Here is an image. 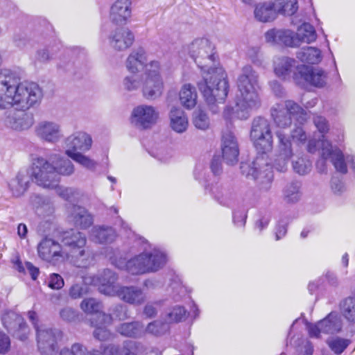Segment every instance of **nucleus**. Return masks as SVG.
Listing matches in <instances>:
<instances>
[{"label": "nucleus", "instance_id": "nucleus-1", "mask_svg": "<svg viewBox=\"0 0 355 355\" xmlns=\"http://www.w3.org/2000/svg\"><path fill=\"white\" fill-rule=\"evenodd\" d=\"M43 92L40 86L33 82L18 83L10 71L0 73V110L13 108L4 119L6 126L15 130L28 129L33 125V118L26 110L41 102Z\"/></svg>", "mask_w": 355, "mask_h": 355}, {"label": "nucleus", "instance_id": "nucleus-2", "mask_svg": "<svg viewBox=\"0 0 355 355\" xmlns=\"http://www.w3.org/2000/svg\"><path fill=\"white\" fill-rule=\"evenodd\" d=\"M250 140L257 155L251 165L242 164L241 169L247 176H252L264 189H268L273 180L272 162L268 153L273 147V137L270 122L262 117L254 119L250 133Z\"/></svg>", "mask_w": 355, "mask_h": 355}, {"label": "nucleus", "instance_id": "nucleus-3", "mask_svg": "<svg viewBox=\"0 0 355 355\" xmlns=\"http://www.w3.org/2000/svg\"><path fill=\"white\" fill-rule=\"evenodd\" d=\"M62 247L56 241L46 237L37 245L38 256L48 262L56 263L69 261L78 267H86L91 254L86 246L85 235L71 230L65 232L62 238Z\"/></svg>", "mask_w": 355, "mask_h": 355}, {"label": "nucleus", "instance_id": "nucleus-4", "mask_svg": "<svg viewBox=\"0 0 355 355\" xmlns=\"http://www.w3.org/2000/svg\"><path fill=\"white\" fill-rule=\"evenodd\" d=\"M236 87L235 109L227 106L223 111V116L227 120L234 118L246 119L252 111L260 106L258 74L250 65L241 69L236 80Z\"/></svg>", "mask_w": 355, "mask_h": 355}, {"label": "nucleus", "instance_id": "nucleus-5", "mask_svg": "<svg viewBox=\"0 0 355 355\" xmlns=\"http://www.w3.org/2000/svg\"><path fill=\"white\" fill-rule=\"evenodd\" d=\"M106 257L116 268L125 269L133 275L156 272L167 261L165 253L157 249H153L149 252L145 250L126 261L121 257L118 250L111 248L107 250Z\"/></svg>", "mask_w": 355, "mask_h": 355}, {"label": "nucleus", "instance_id": "nucleus-6", "mask_svg": "<svg viewBox=\"0 0 355 355\" xmlns=\"http://www.w3.org/2000/svg\"><path fill=\"white\" fill-rule=\"evenodd\" d=\"M197 86L210 110L216 113L228 94L227 74L221 67H210L202 71V79Z\"/></svg>", "mask_w": 355, "mask_h": 355}, {"label": "nucleus", "instance_id": "nucleus-7", "mask_svg": "<svg viewBox=\"0 0 355 355\" xmlns=\"http://www.w3.org/2000/svg\"><path fill=\"white\" fill-rule=\"evenodd\" d=\"M100 293L108 296H117L130 304L139 306L146 300V294L137 286H121L116 284L117 275L109 269L104 270Z\"/></svg>", "mask_w": 355, "mask_h": 355}, {"label": "nucleus", "instance_id": "nucleus-8", "mask_svg": "<svg viewBox=\"0 0 355 355\" xmlns=\"http://www.w3.org/2000/svg\"><path fill=\"white\" fill-rule=\"evenodd\" d=\"M29 170L32 181L41 187L53 189L60 182L50 157L49 159L42 157L33 158Z\"/></svg>", "mask_w": 355, "mask_h": 355}, {"label": "nucleus", "instance_id": "nucleus-9", "mask_svg": "<svg viewBox=\"0 0 355 355\" xmlns=\"http://www.w3.org/2000/svg\"><path fill=\"white\" fill-rule=\"evenodd\" d=\"M160 70L159 62L152 60L144 71L141 93L143 96L148 100L156 99L163 94L164 85Z\"/></svg>", "mask_w": 355, "mask_h": 355}, {"label": "nucleus", "instance_id": "nucleus-10", "mask_svg": "<svg viewBox=\"0 0 355 355\" xmlns=\"http://www.w3.org/2000/svg\"><path fill=\"white\" fill-rule=\"evenodd\" d=\"M90 355H162L157 349H148L141 343L127 340L122 345H103L100 350H93Z\"/></svg>", "mask_w": 355, "mask_h": 355}, {"label": "nucleus", "instance_id": "nucleus-11", "mask_svg": "<svg viewBox=\"0 0 355 355\" xmlns=\"http://www.w3.org/2000/svg\"><path fill=\"white\" fill-rule=\"evenodd\" d=\"M271 115L277 126L280 129L288 127L292 122V118L298 116V120L306 121L307 113L298 105L292 101L277 104L271 110Z\"/></svg>", "mask_w": 355, "mask_h": 355}, {"label": "nucleus", "instance_id": "nucleus-12", "mask_svg": "<svg viewBox=\"0 0 355 355\" xmlns=\"http://www.w3.org/2000/svg\"><path fill=\"white\" fill-rule=\"evenodd\" d=\"M343 321L336 312L330 313L326 318L315 324L306 323V329L311 338H319L322 334H334L340 332Z\"/></svg>", "mask_w": 355, "mask_h": 355}, {"label": "nucleus", "instance_id": "nucleus-13", "mask_svg": "<svg viewBox=\"0 0 355 355\" xmlns=\"http://www.w3.org/2000/svg\"><path fill=\"white\" fill-rule=\"evenodd\" d=\"M159 111L153 105L141 104L135 107L130 116V121L134 126L148 129L153 127L158 121Z\"/></svg>", "mask_w": 355, "mask_h": 355}, {"label": "nucleus", "instance_id": "nucleus-14", "mask_svg": "<svg viewBox=\"0 0 355 355\" xmlns=\"http://www.w3.org/2000/svg\"><path fill=\"white\" fill-rule=\"evenodd\" d=\"M214 47L207 39L194 40L189 46V53L202 71L211 67L209 66L214 58Z\"/></svg>", "mask_w": 355, "mask_h": 355}, {"label": "nucleus", "instance_id": "nucleus-15", "mask_svg": "<svg viewBox=\"0 0 355 355\" xmlns=\"http://www.w3.org/2000/svg\"><path fill=\"white\" fill-rule=\"evenodd\" d=\"M320 155L323 158H329L336 171L343 174L347 173V157L349 153H344L338 147L333 146L332 142L327 138H323L321 141Z\"/></svg>", "mask_w": 355, "mask_h": 355}, {"label": "nucleus", "instance_id": "nucleus-16", "mask_svg": "<svg viewBox=\"0 0 355 355\" xmlns=\"http://www.w3.org/2000/svg\"><path fill=\"white\" fill-rule=\"evenodd\" d=\"M276 135L278 139L277 150L272 166L278 171L284 172L293 155L292 145L289 137L283 130L277 131Z\"/></svg>", "mask_w": 355, "mask_h": 355}, {"label": "nucleus", "instance_id": "nucleus-17", "mask_svg": "<svg viewBox=\"0 0 355 355\" xmlns=\"http://www.w3.org/2000/svg\"><path fill=\"white\" fill-rule=\"evenodd\" d=\"M39 350L44 355L57 354V340L60 337L58 330L49 329L44 326L36 327Z\"/></svg>", "mask_w": 355, "mask_h": 355}, {"label": "nucleus", "instance_id": "nucleus-18", "mask_svg": "<svg viewBox=\"0 0 355 355\" xmlns=\"http://www.w3.org/2000/svg\"><path fill=\"white\" fill-rule=\"evenodd\" d=\"M35 135L42 141L55 144L63 137L61 125L54 121L44 120L35 127Z\"/></svg>", "mask_w": 355, "mask_h": 355}, {"label": "nucleus", "instance_id": "nucleus-19", "mask_svg": "<svg viewBox=\"0 0 355 355\" xmlns=\"http://www.w3.org/2000/svg\"><path fill=\"white\" fill-rule=\"evenodd\" d=\"M295 82L298 85L310 84L315 87H322L326 83V73L320 69H310L302 64L299 73L295 76Z\"/></svg>", "mask_w": 355, "mask_h": 355}, {"label": "nucleus", "instance_id": "nucleus-20", "mask_svg": "<svg viewBox=\"0 0 355 355\" xmlns=\"http://www.w3.org/2000/svg\"><path fill=\"white\" fill-rule=\"evenodd\" d=\"M92 137L85 132L78 131L69 137L64 141L65 145V154L69 155V152L86 153L89 151L92 146Z\"/></svg>", "mask_w": 355, "mask_h": 355}, {"label": "nucleus", "instance_id": "nucleus-21", "mask_svg": "<svg viewBox=\"0 0 355 355\" xmlns=\"http://www.w3.org/2000/svg\"><path fill=\"white\" fill-rule=\"evenodd\" d=\"M302 64L288 57H278L273 61L274 72L277 76L284 80L293 78L295 80V76L299 73Z\"/></svg>", "mask_w": 355, "mask_h": 355}, {"label": "nucleus", "instance_id": "nucleus-22", "mask_svg": "<svg viewBox=\"0 0 355 355\" xmlns=\"http://www.w3.org/2000/svg\"><path fill=\"white\" fill-rule=\"evenodd\" d=\"M222 155L227 164H234L239 154L237 139L231 131L223 133L221 143Z\"/></svg>", "mask_w": 355, "mask_h": 355}, {"label": "nucleus", "instance_id": "nucleus-23", "mask_svg": "<svg viewBox=\"0 0 355 355\" xmlns=\"http://www.w3.org/2000/svg\"><path fill=\"white\" fill-rule=\"evenodd\" d=\"M2 322L5 328L13 331L20 340H24L26 338V325L24 319L17 313L12 311L5 312L2 316Z\"/></svg>", "mask_w": 355, "mask_h": 355}, {"label": "nucleus", "instance_id": "nucleus-24", "mask_svg": "<svg viewBox=\"0 0 355 355\" xmlns=\"http://www.w3.org/2000/svg\"><path fill=\"white\" fill-rule=\"evenodd\" d=\"M104 270L100 272L97 276L87 275L83 277L81 282H77L73 284L69 291V296L73 299L82 297L89 292V285H94L98 287L100 291V285L103 279Z\"/></svg>", "mask_w": 355, "mask_h": 355}, {"label": "nucleus", "instance_id": "nucleus-25", "mask_svg": "<svg viewBox=\"0 0 355 355\" xmlns=\"http://www.w3.org/2000/svg\"><path fill=\"white\" fill-rule=\"evenodd\" d=\"M112 322V316L105 313H100L95 318H92L91 323L95 327L93 333L94 338L101 341L110 340L112 338V334L107 327L111 324Z\"/></svg>", "mask_w": 355, "mask_h": 355}, {"label": "nucleus", "instance_id": "nucleus-26", "mask_svg": "<svg viewBox=\"0 0 355 355\" xmlns=\"http://www.w3.org/2000/svg\"><path fill=\"white\" fill-rule=\"evenodd\" d=\"M266 41L270 44H284L287 46H297L295 33L290 30L270 29L265 34Z\"/></svg>", "mask_w": 355, "mask_h": 355}, {"label": "nucleus", "instance_id": "nucleus-27", "mask_svg": "<svg viewBox=\"0 0 355 355\" xmlns=\"http://www.w3.org/2000/svg\"><path fill=\"white\" fill-rule=\"evenodd\" d=\"M147 53L143 48H137L132 51L128 55L125 66L128 72L130 73H139L141 69L146 70L147 64Z\"/></svg>", "mask_w": 355, "mask_h": 355}, {"label": "nucleus", "instance_id": "nucleus-28", "mask_svg": "<svg viewBox=\"0 0 355 355\" xmlns=\"http://www.w3.org/2000/svg\"><path fill=\"white\" fill-rule=\"evenodd\" d=\"M134 40L132 33L125 28H117L109 38L110 46L116 51H124L128 49L133 44Z\"/></svg>", "mask_w": 355, "mask_h": 355}, {"label": "nucleus", "instance_id": "nucleus-29", "mask_svg": "<svg viewBox=\"0 0 355 355\" xmlns=\"http://www.w3.org/2000/svg\"><path fill=\"white\" fill-rule=\"evenodd\" d=\"M31 179L30 174L28 175L26 171H19L8 182V187L12 195L16 198L23 196L29 188Z\"/></svg>", "mask_w": 355, "mask_h": 355}, {"label": "nucleus", "instance_id": "nucleus-30", "mask_svg": "<svg viewBox=\"0 0 355 355\" xmlns=\"http://www.w3.org/2000/svg\"><path fill=\"white\" fill-rule=\"evenodd\" d=\"M254 17L261 22H269L275 19L277 16L275 0L260 2L255 6Z\"/></svg>", "mask_w": 355, "mask_h": 355}, {"label": "nucleus", "instance_id": "nucleus-31", "mask_svg": "<svg viewBox=\"0 0 355 355\" xmlns=\"http://www.w3.org/2000/svg\"><path fill=\"white\" fill-rule=\"evenodd\" d=\"M131 16L130 0H116L111 7L110 18L116 24L125 23Z\"/></svg>", "mask_w": 355, "mask_h": 355}, {"label": "nucleus", "instance_id": "nucleus-32", "mask_svg": "<svg viewBox=\"0 0 355 355\" xmlns=\"http://www.w3.org/2000/svg\"><path fill=\"white\" fill-rule=\"evenodd\" d=\"M169 125L175 132L181 134L189 127L188 117L181 108L173 107L169 112Z\"/></svg>", "mask_w": 355, "mask_h": 355}, {"label": "nucleus", "instance_id": "nucleus-33", "mask_svg": "<svg viewBox=\"0 0 355 355\" xmlns=\"http://www.w3.org/2000/svg\"><path fill=\"white\" fill-rule=\"evenodd\" d=\"M313 123L318 132L322 135L318 140L309 139L307 144V150L310 153H315L321 149V141L327 138L325 135L329 132V125L327 120L322 116H316L313 118Z\"/></svg>", "mask_w": 355, "mask_h": 355}, {"label": "nucleus", "instance_id": "nucleus-34", "mask_svg": "<svg viewBox=\"0 0 355 355\" xmlns=\"http://www.w3.org/2000/svg\"><path fill=\"white\" fill-rule=\"evenodd\" d=\"M70 220L81 229H87L93 223L92 216L85 208L73 206L69 215Z\"/></svg>", "mask_w": 355, "mask_h": 355}, {"label": "nucleus", "instance_id": "nucleus-35", "mask_svg": "<svg viewBox=\"0 0 355 355\" xmlns=\"http://www.w3.org/2000/svg\"><path fill=\"white\" fill-rule=\"evenodd\" d=\"M49 157L51 163L54 164L56 177L68 176L73 173L74 166L69 159L58 154H52Z\"/></svg>", "mask_w": 355, "mask_h": 355}, {"label": "nucleus", "instance_id": "nucleus-36", "mask_svg": "<svg viewBox=\"0 0 355 355\" xmlns=\"http://www.w3.org/2000/svg\"><path fill=\"white\" fill-rule=\"evenodd\" d=\"M197 92L193 85L185 83L179 92V98L181 105L186 109L193 108L197 103Z\"/></svg>", "mask_w": 355, "mask_h": 355}, {"label": "nucleus", "instance_id": "nucleus-37", "mask_svg": "<svg viewBox=\"0 0 355 355\" xmlns=\"http://www.w3.org/2000/svg\"><path fill=\"white\" fill-rule=\"evenodd\" d=\"M92 241L99 243H111L116 238L115 231L110 227L94 226L90 232Z\"/></svg>", "mask_w": 355, "mask_h": 355}, {"label": "nucleus", "instance_id": "nucleus-38", "mask_svg": "<svg viewBox=\"0 0 355 355\" xmlns=\"http://www.w3.org/2000/svg\"><path fill=\"white\" fill-rule=\"evenodd\" d=\"M297 46L302 42L310 44L317 39V33L314 27L309 23H304L300 26L295 33Z\"/></svg>", "mask_w": 355, "mask_h": 355}, {"label": "nucleus", "instance_id": "nucleus-39", "mask_svg": "<svg viewBox=\"0 0 355 355\" xmlns=\"http://www.w3.org/2000/svg\"><path fill=\"white\" fill-rule=\"evenodd\" d=\"M296 55L302 62L311 64H318L322 60L321 51L312 46L302 48L297 53Z\"/></svg>", "mask_w": 355, "mask_h": 355}, {"label": "nucleus", "instance_id": "nucleus-40", "mask_svg": "<svg viewBox=\"0 0 355 355\" xmlns=\"http://www.w3.org/2000/svg\"><path fill=\"white\" fill-rule=\"evenodd\" d=\"M116 331L126 337L139 338L144 336L143 326L139 322L122 323L117 327Z\"/></svg>", "mask_w": 355, "mask_h": 355}, {"label": "nucleus", "instance_id": "nucleus-41", "mask_svg": "<svg viewBox=\"0 0 355 355\" xmlns=\"http://www.w3.org/2000/svg\"><path fill=\"white\" fill-rule=\"evenodd\" d=\"M340 311L347 322L355 324V296L345 298L340 303Z\"/></svg>", "mask_w": 355, "mask_h": 355}, {"label": "nucleus", "instance_id": "nucleus-42", "mask_svg": "<svg viewBox=\"0 0 355 355\" xmlns=\"http://www.w3.org/2000/svg\"><path fill=\"white\" fill-rule=\"evenodd\" d=\"M144 72L141 73H130L123 79V88L127 92H135L142 89Z\"/></svg>", "mask_w": 355, "mask_h": 355}, {"label": "nucleus", "instance_id": "nucleus-43", "mask_svg": "<svg viewBox=\"0 0 355 355\" xmlns=\"http://www.w3.org/2000/svg\"><path fill=\"white\" fill-rule=\"evenodd\" d=\"M278 15L291 16L298 10L297 0H275Z\"/></svg>", "mask_w": 355, "mask_h": 355}, {"label": "nucleus", "instance_id": "nucleus-44", "mask_svg": "<svg viewBox=\"0 0 355 355\" xmlns=\"http://www.w3.org/2000/svg\"><path fill=\"white\" fill-rule=\"evenodd\" d=\"M349 343V340L340 337H333L327 340L328 347L336 355H340Z\"/></svg>", "mask_w": 355, "mask_h": 355}, {"label": "nucleus", "instance_id": "nucleus-45", "mask_svg": "<svg viewBox=\"0 0 355 355\" xmlns=\"http://www.w3.org/2000/svg\"><path fill=\"white\" fill-rule=\"evenodd\" d=\"M168 330V324L162 320H154L150 322L145 329L144 334H148L155 336H160Z\"/></svg>", "mask_w": 355, "mask_h": 355}, {"label": "nucleus", "instance_id": "nucleus-46", "mask_svg": "<svg viewBox=\"0 0 355 355\" xmlns=\"http://www.w3.org/2000/svg\"><path fill=\"white\" fill-rule=\"evenodd\" d=\"M83 152H69V154L67 155L83 167L89 170H94L97 165L96 162L89 157L83 154Z\"/></svg>", "mask_w": 355, "mask_h": 355}, {"label": "nucleus", "instance_id": "nucleus-47", "mask_svg": "<svg viewBox=\"0 0 355 355\" xmlns=\"http://www.w3.org/2000/svg\"><path fill=\"white\" fill-rule=\"evenodd\" d=\"M192 122L199 130H206L210 126V120L207 114L201 110H196L193 114Z\"/></svg>", "mask_w": 355, "mask_h": 355}, {"label": "nucleus", "instance_id": "nucleus-48", "mask_svg": "<svg viewBox=\"0 0 355 355\" xmlns=\"http://www.w3.org/2000/svg\"><path fill=\"white\" fill-rule=\"evenodd\" d=\"M81 309L87 313H96L93 317L95 318L98 314L101 313L102 304L100 302L94 298L84 299L80 303Z\"/></svg>", "mask_w": 355, "mask_h": 355}, {"label": "nucleus", "instance_id": "nucleus-49", "mask_svg": "<svg viewBox=\"0 0 355 355\" xmlns=\"http://www.w3.org/2000/svg\"><path fill=\"white\" fill-rule=\"evenodd\" d=\"M187 311L184 307L181 306H175L173 307L166 314L165 320L168 323L179 322L186 317Z\"/></svg>", "mask_w": 355, "mask_h": 355}, {"label": "nucleus", "instance_id": "nucleus-50", "mask_svg": "<svg viewBox=\"0 0 355 355\" xmlns=\"http://www.w3.org/2000/svg\"><path fill=\"white\" fill-rule=\"evenodd\" d=\"M312 164L310 160L299 157L297 160L293 162V168L295 172L300 175H306L311 170Z\"/></svg>", "mask_w": 355, "mask_h": 355}, {"label": "nucleus", "instance_id": "nucleus-51", "mask_svg": "<svg viewBox=\"0 0 355 355\" xmlns=\"http://www.w3.org/2000/svg\"><path fill=\"white\" fill-rule=\"evenodd\" d=\"M13 263L15 268L19 272H25V270H27L33 280H35L37 278L40 273L39 268L34 266L31 263L26 262L25 266H24L21 261L17 259L13 262Z\"/></svg>", "mask_w": 355, "mask_h": 355}, {"label": "nucleus", "instance_id": "nucleus-52", "mask_svg": "<svg viewBox=\"0 0 355 355\" xmlns=\"http://www.w3.org/2000/svg\"><path fill=\"white\" fill-rule=\"evenodd\" d=\"M284 198L289 202H295L300 198V185L291 183L286 186L284 190Z\"/></svg>", "mask_w": 355, "mask_h": 355}, {"label": "nucleus", "instance_id": "nucleus-53", "mask_svg": "<svg viewBox=\"0 0 355 355\" xmlns=\"http://www.w3.org/2000/svg\"><path fill=\"white\" fill-rule=\"evenodd\" d=\"M53 189L55 190V192L58 196L67 200H71L79 194L78 191L76 189L58 186V184Z\"/></svg>", "mask_w": 355, "mask_h": 355}, {"label": "nucleus", "instance_id": "nucleus-54", "mask_svg": "<svg viewBox=\"0 0 355 355\" xmlns=\"http://www.w3.org/2000/svg\"><path fill=\"white\" fill-rule=\"evenodd\" d=\"M60 355H87V352L84 346L79 343H75L71 349H63L60 352Z\"/></svg>", "mask_w": 355, "mask_h": 355}, {"label": "nucleus", "instance_id": "nucleus-55", "mask_svg": "<svg viewBox=\"0 0 355 355\" xmlns=\"http://www.w3.org/2000/svg\"><path fill=\"white\" fill-rule=\"evenodd\" d=\"M291 137L293 141L304 144L306 140V135L301 126H296L291 131Z\"/></svg>", "mask_w": 355, "mask_h": 355}, {"label": "nucleus", "instance_id": "nucleus-56", "mask_svg": "<svg viewBox=\"0 0 355 355\" xmlns=\"http://www.w3.org/2000/svg\"><path fill=\"white\" fill-rule=\"evenodd\" d=\"M64 284V280L60 275L53 273L50 275L48 285L51 288L58 290L62 288Z\"/></svg>", "mask_w": 355, "mask_h": 355}, {"label": "nucleus", "instance_id": "nucleus-57", "mask_svg": "<svg viewBox=\"0 0 355 355\" xmlns=\"http://www.w3.org/2000/svg\"><path fill=\"white\" fill-rule=\"evenodd\" d=\"M60 317L66 321H73L77 317L75 310L70 307L62 309L60 312Z\"/></svg>", "mask_w": 355, "mask_h": 355}, {"label": "nucleus", "instance_id": "nucleus-58", "mask_svg": "<svg viewBox=\"0 0 355 355\" xmlns=\"http://www.w3.org/2000/svg\"><path fill=\"white\" fill-rule=\"evenodd\" d=\"M10 341L9 337L0 331V354L6 353L10 349Z\"/></svg>", "mask_w": 355, "mask_h": 355}, {"label": "nucleus", "instance_id": "nucleus-59", "mask_svg": "<svg viewBox=\"0 0 355 355\" xmlns=\"http://www.w3.org/2000/svg\"><path fill=\"white\" fill-rule=\"evenodd\" d=\"M331 189L335 194L339 195L345 191L344 183L337 178H334L331 180Z\"/></svg>", "mask_w": 355, "mask_h": 355}, {"label": "nucleus", "instance_id": "nucleus-60", "mask_svg": "<svg viewBox=\"0 0 355 355\" xmlns=\"http://www.w3.org/2000/svg\"><path fill=\"white\" fill-rule=\"evenodd\" d=\"M287 224L285 221H279L275 229L276 240L278 241L283 238L287 232Z\"/></svg>", "mask_w": 355, "mask_h": 355}, {"label": "nucleus", "instance_id": "nucleus-61", "mask_svg": "<svg viewBox=\"0 0 355 355\" xmlns=\"http://www.w3.org/2000/svg\"><path fill=\"white\" fill-rule=\"evenodd\" d=\"M246 214L244 212L236 211L233 215V220L238 227H243L245 223Z\"/></svg>", "mask_w": 355, "mask_h": 355}, {"label": "nucleus", "instance_id": "nucleus-62", "mask_svg": "<svg viewBox=\"0 0 355 355\" xmlns=\"http://www.w3.org/2000/svg\"><path fill=\"white\" fill-rule=\"evenodd\" d=\"M30 202L35 208H39L45 203V200L37 194H32L30 196Z\"/></svg>", "mask_w": 355, "mask_h": 355}, {"label": "nucleus", "instance_id": "nucleus-63", "mask_svg": "<svg viewBox=\"0 0 355 355\" xmlns=\"http://www.w3.org/2000/svg\"><path fill=\"white\" fill-rule=\"evenodd\" d=\"M157 304H148L144 308V313L148 318H153L157 315V311L155 305Z\"/></svg>", "mask_w": 355, "mask_h": 355}, {"label": "nucleus", "instance_id": "nucleus-64", "mask_svg": "<svg viewBox=\"0 0 355 355\" xmlns=\"http://www.w3.org/2000/svg\"><path fill=\"white\" fill-rule=\"evenodd\" d=\"M51 58L50 54L46 49H42L37 53V59L42 62L48 61Z\"/></svg>", "mask_w": 355, "mask_h": 355}]
</instances>
